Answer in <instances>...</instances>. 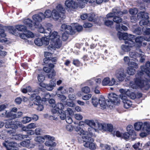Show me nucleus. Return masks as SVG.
<instances>
[{
  "mask_svg": "<svg viewBox=\"0 0 150 150\" xmlns=\"http://www.w3.org/2000/svg\"><path fill=\"white\" fill-rule=\"evenodd\" d=\"M140 69L141 70L138 71L136 74V78L133 81L130 82L129 86L133 89L140 88L147 90L150 87V62H146L145 66H140Z\"/></svg>",
  "mask_w": 150,
  "mask_h": 150,
  "instance_id": "1",
  "label": "nucleus"
},
{
  "mask_svg": "<svg viewBox=\"0 0 150 150\" xmlns=\"http://www.w3.org/2000/svg\"><path fill=\"white\" fill-rule=\"evenodd\" d=\"M119 38L120 40L123 39L125 41V44L122 45L121 48L125 52L129 51L131 48L134 46L136 47H139L141 46H145L147 44V42H145V38H129V39H124L125 38Z\"/></svg>",
  "mask_w": 150,
  "mask_h": 150,
  "instance_id": "2",
  "label": "nucleus"
},
{
  "mask_svg": "<svg viewBox=\"0 0 150 150\" xmlns=\"http://www.w3.org/2000/svg\"><path fill=\"white\" fill-rule=\"evenodd\" d=\"M26 28V27L23 25H16L15 28L11 26L9 28V33L20 38L25 37L26 38H34L36 36L33 33L30 31H25Z\"/></svg>",
  "mask_w": 150,
  "mask_h": 150,
  "instance_id": "3",
  "label": "nucleus"
},
{
  "mask_svg": "<svg viewBox=\"0 0 150 150\" xmlns=\"http://www.w3.org/2000/svg\"><path fill=\"white\" fill-rule=\"evenodd\" d=\"M88 0H77L75 2L72 0H67L65 1V6L69 8L75 9L79 7L83 8Z\"/></svg>",
  "mask_w": 150,
  "mask_h": 150,
  "instance_id": "4",
  "label": "nucleus"
},
{
  "mask_svg": "<svg viewBox=\"0 0 150 150\" xmlns=\"http://www.w3.org/2000/svg\"><path fill=\"white\" fill-rule=\"evenodd\" d=\"M50 44L47 47L49 51L53 52L56 48L59 49L62 46V43L59 38H51Z\"/></svg>",
  "mask_w": 150,
  "mask_h": 150,
  "instance_id": "5",
  "label": "nucleus"
},
{
  "mask_svg": "<svg viewBox=\"0 0 150 150\" xmlns=\"http://www.w3.org/2000/svg\"><path fill=\"white\" fill-rule=\"evenodd\" d=\"M84 122L90 127L88 128V136H95L94 132L98 131L96 129V124L93 120H86Z\"/></svg>",
  "mask_w": 150,
  "mask_h": 150,
  "instance_id": "6",
  "label": "nucleus"
},
{
  "mask_svg": "<svg viewBox=\"0 0 150 150\" xmlns=\"http://www.w3.org/2000/svg\"><path fill=\"white\" fill-rule=\"evenodd\" d=\"M138 19H141L142 20L139 22L140 25H147L150 26V23L149 20V17L148 14L145 12L141 11L137 14Z\"/></svg>",
  "mask_w": 150,
  "mask_h": 150,
  "instance_id": "7",
  "label": "nucleus"
},
{
  "mask_svg": "<svg viewBox=\"0 0 150 150\" xmlns=\"http://www.w3.org/2000/svg\"><path fill=\"white\" fill-rule=\"evenodd\" d=\"M93 137L89 136L82 137L83 144L85 147H89L91 149H95L96 148L95 144L92 142L94 140L91 137Z\"/></svg>",
  "mask_w": 150,
  "mask_h": 150,
  "instance_id": "8",
  "label": "nucleus"
},
{
  "mask_svg": "<svg viewBox=\"0 0 150 150\" xmlns=\"http://www.w3.org/2000/svg\"><path fill=\"white\" fill-rule=\"evenodd\" d=\"M145 54L142 52L141 49H139L138 52L137 54L134 52H130L129 53V56L131 58L134 59L135 61L136 60L138 61L136 58L138 57L140 58L139 59V62L141 63L143 62L145 60L146 56L144 55Z\"/></svg>",
  "mask_w": 150,
  "mask_h": 150,
  "instance_id": "9",
  "label": "nucleus"
},
{
  "mask_svg": "<svg viewBox=\"0 0 150 150\" xmlns=\"http://www.w3.org/2000/svg\"><path fill=\"white\" fill-rule=\"evenodd\" d=\"M47 25L49 27V28H47V30H46L48 32H45V37L43 36L42 38H47L48 37H49V38L60 37V36L58 34L57 32L54 31L52 32H51V28L52 27V25L51 24H47Z\"/></svg>",
  "mask_w": 150,
  "mask_h": 150,
  "instance_id": "10",
  "label": "nucleus"
},
{
  "mask_svg": "<svg viewBox=\"0 0 150 150\" xmlns=\"http://www.w3.org/2000/svg\"><path fill=\"white\" fill-rule=\"evenodd\" d=\"M108 98L109 100L108 102L115 105H117L120 103V100L119 96L115 93H111L108 94Z\"/></svg>",
  "mask_w": 150,
  "mask_h": 150,
  "instance_id": "11",
  "label": "nucleus"
},
{
  "mask_svg": "<svg viewBox=\"0 0 150 150\" xmlns=\"http://www.w3.org/2000/svg\"><path fill=\"white\" fill-rule=\"evenodd\" d=\"M5 127L6 128H11L13 129H16L18 127H21L22 124V123L18 121H12L11 120L7 121L5 123Z\"/></svg>",
  "mask_w": 150,
  "mask_h": 150,
  "instance_id": "12",
  "label": "nucleus"
},
{
  "mask_svg": "<svg viewBox=\"0 0 150 150\" xmlns=\"http://www.w3.org/2000/svg\"><path fill=\"white\" fill-rule=\"evenodd\" d=\"M116 30L118 32L117 35L118 38H132L135 36L134 35L131 34H128L127 33H122L120 32L122 31V25L121 26L120 24H117L116 26Z\"/></svg>",
  "mask_w": 150,
  "mask_h": 150,
  "instance_id": "13",
  "label": "nucleus"
},
{
  "mask_svg": "<svg viewBox=\"0 0 150 150\" xmlns=\"http://www.w3.org/2000/svg\"><path fill=\"white\" fill-rule=\"evenodd\" d=\"M116 78L120 81H123L126 76L123 69L121 68L117 70L115 73Z\"/></svg>",
  "mask_w": 150,
  "mask_h": 150,
  "instance_id": "14",
  "label": "nucleus"
},
{
  "mask_svg": "<svg viewBox=\"0 0 150 150\" xmlns=\"http://www.w3.org/2000/svg\"><path fill=\"white\" fill-rule=\"evenodd\" d=\"M50 41V38H36L34 42L37 46H41L43 45H47Z\"/></svg>",
  "mask_w": 150,
  "mask_h": 150,
  "instance_id": "15",
  "label": "nucleus"
},
{
  "mask_svg": "<svg viewBox=\"0 0 150 150\" xmlns=\"http://www.w3.org/2000/svg\"><path fill=\"white\" fill-rule=\"evenodd\" d=\"M119 91L120 93V94H122L123 96L126 95L127 98L128 97L134 99L136 98V96L135 94L130 91L129 90H124L120 89L119 90Z\"/></svg>",
  "mask_w": 150,
  "mask_h": 150,
  "instance_id": "16",
  "label": "nucleus"
},
{
  "mask_svg": "<svg viewBox=\"0 0 150 150\" xmlns=\"http://www.w3.org/2000/svg\"><path fill=\"white\" fill-rule=\"evenodd\" d=\"M61 30L62 31H65L66 33L68 34L73 35L75 33V30L72 29L70 25H67L65 24H63L61 26Z\"/></svg>",
  "mask_w": 150,
  "mask_h": 150,
  "instance_id": "17",
  "label": "nucleus"
},
{
  "mask_svg": "<svg viewBox=\"0 0 150 150\" xmlns=\"http://www.w3.org/2000/svg\"><path fill=\"white\" fill-rule=\"evenodd\" d=\"M32 18L34 21V25L37 24L39 23V22H41L43 19H45V16L43 13H40L38 14H35L33 16Z\"/></svg>",
  "mask_w": 150,
  "mask_h": 150,
  "instance_id": "18",
  "label": "nucleus"
},
{
  "mask_svg": "<svg viewBox=\"0 0 150 150\" xmlns=\"http://www.w3.org/2000/svg\"><path fill=\"white\" fill-rule=\"evenodd\" d=\"M120 96L124 103V107L126 108H129L132 105L131 102L128 100L126 95L120 94Z\"/></svg>",
  "mask_w": 150,
  "mask_h": 150,
  "instance_id": "19",
  "label": "nucleus"
},
{
  "mask_svg": "<svg viewBox=\"0 0 150 150\" xmlns=\"http://www.w3.org/2000/svg\"><path fill=\"white\" fill-rule=\"evenodd\" d=\"M18 146L19 147L21 146L28 149H31L33 148L35 146V145L33 143H31L29 140H27L21 142L18 144Z\"/></svg>",
  "mask_w": 150,
  "mask_h": 150,
  "instance_id": "20",
  "label": "nucleus"
},
{
  "mask_svg": "<svg viewBox=\"0 0 150 150\" xmlns=\"http://www.w3.org/2000/svg\"><path fill=\"white\" fill-rule=\"evenodd\" d=\"M115 80L114 78H112L110 80L109 77H107L104 78L103 80L102 84L104 86L107 85L112 86L115 84Z\"/></svg>",
  "mask_w": 150,
  "mask_h": 150,
  "instance_id": "21",
  "label": "nucleus"
},
{
  "mask_svg": "<svg viewBox=\"0 0 150 150\" xmlns=\"http://www.w3.org/2000/svg\"><path fill=\"white\" fill-rule=\"evenodd\" d=\"M53 138L49 135H46L43 136H37L35 138V141L36 142L39 143H43L45 139H51Z\"/></svg>",
  "mask_w": 150,
  "mask_h": 150,
  "instance_id": "22",
  "label": "nucleus"
},
{
  "mask_svg": "<svg viewBox=\"0 0 150 150\" xmlns=\"http://www.w3.org/2000/svg\"><path fill=\"white\" fill-rule=\"evenodd\" d=\"M64 108V106L61 103H58L57 104L52 110V112L54 114L57 113V112L62 111Z\"/></svg>",
  "mask_w": 150,
  "mask_h": 150,
  "instance_id": "23",
  "label": "nucleus"
},
{
  "mask_svg": "<svg viewBox=\"0 0 150 150\" xmlns=\"http://www.w3.org/2000/svg\"><path fill=\"white\" fill-rule=\"evenodd\" d=\"M3 144L4 146L6 147L7 150H11L8 148V146L15 147L18 145L15 142L8 140L5 141V142L3 143Z\"/></svg>",
  "mask_w": 150,
  "mask_h": 150,
  "instance_id": "24",
  "label": "nucleus"
},
{
  "mask_svg": "<svg viewBox=\"0 0 150 150\" xmlns=\"http://www.w3.org/2000/svg\"><path fill=\"white\" fill-rule=\"evenodd\" d=\"M52 18L55 20H57L59 18L62 19L65 18L62 14V16L59 12H58L57 10L54 9L52 11Z\"/></svg>",
  "mask_w": 150,
  "mask_h": 150,
  "instance_id": "25",
  "label": "nucleus"
},
{
  "mask_svg": "<svg viewBox=\"0 0 150 150\" xmlns=\"http://www.w3.org/2000/svg\"><path fill=\"white\" fill-rule=\"evenodd\" d=\"M101 79L100 78L96 79H92L88 81L89 85L93 86V88H97L98 84L101 82Z\"/></svg>",
  "mask_w": 150,
  "mask_h": 150,
  "instance_id": "26",
  "label": "nucleus"
},
{
  "mask_svg": "<svg viewBox=\"0 0 150 150\" xmlns=\"http://www.w3.org/2000/svg\"><path fill=\"white\" fill-rule=\"evenodd\" d=\"M30 99L31 100H34V103L36 105L40 104L41 101V98L39 96H36L34 93L32 94V96L30 97Z\"/></svg>",
  "mask_w": 150,
  "mask_h": 150,
  "instance_id": "27",
  "label": "nucleus"
},
{
  "mask_svg": "<svg viewBox=\"0 0 150 150\" xmlns=\"http://www.w3.org/2000/svg\"><path fill=\"white\" fill-rule=\"evenodd\" d=\"M99 104L102 108L104 109L107 106V104L105 102V99L103 96H100L99 98Z\"/></svg>",
  "mask_w": 150,
  "mask_h": 150,
  "instance_id": "28",
  "label": "nucleus"
},
{
  "mask_svg": "<svg viewBox=\"0 0 150 150\" xmlns=\"http://www.w3.org/2000/svg\"><path fill=\"white\" fill-rule=\"evenodd\" d=\"M51 137L53 138L51 139H45L47 140L45 143V144L46 146H55L56 145V143L53 142L54 141L55 138L51 136Z\"/></svg>",
  "mask_w": 150,
  "mask_h": 150,
  "instance_id": "29",
  "label": "nucleus"
},
{
  "mask_svg": "<svg viewBox=\"0 0 150 150\" xmlns=\"http://www.w3.org/2000/svg\"><path fill=\"white\" fill-rule=\"evenodd\" d=\"M75 129L76 131L79 132V134L82 137L84 136H88V132L81 129L79 126L76 127Z\"/></svg>",
  "mask_w": 150,
  "mask_h": 150,
  "instance_id": "30",
  "label": "nucleus"
},
{
  "mask_svg": "<svg viewBox=\"0 0 150 150\" xmlns=\"http://www.w3.org/2000/svg\"><path fill=\"white\" fill-rule=\"evenodd\" d=\"M21 90L23 93H28V94L31 96H32V94L35 93V91L32 90L31 88L29 86L27 87L26 88H22Z\"/></svg>",
  "mask_w": 150,
  "mask_h": 150,
  "instance_id": "31",
  "label": "nucleus"
},
{
  "mask_svg": "<svg viewBox=\"0 0 150 150\" xmlns=\"http://www.w3.org/2000/svg\"><path fill=\"white\" fill-rule=\"evenodd\" d=\"M54 9L57 10L62 16L63 14V16L65 17L64 14L65 12V8L61 5H58Z\"/></svg>",
  "mask_w": 150,
  "mask_h": 150,
  "instance_id": "32",
  "label": "nucleus"
},
{
  "mask_svg": "<svg viewBox=\"0 0 150 150\" xmlns=\"http://www.w3.org/2000/svg\"><path fill=\"white\" fill-rule=\"evenodd\" d=\"M35 24H36L34 25V26L35 28H38V30L39 32L41 33H44L45 34V32H48L46 30H47V28H49V27L47 25V29H46L45 31L44 28L42 27L41 24L38 23V24H37L36 23H35Z\"/></svg>",
  "mask_w": 150,
  "mask_h": 150,
  "instance_id": "33",
  "label": "nucleus"
},
{
  "mask_svg": "<svg viewBox=\"0 0 150 150\" xmlns=\"http://www.w3.org/2000/svg\"><path fill=\"white\" fill-rule=\"evenodd\" d=\"M56 86L55 82L53 81H51L48 85L47 84L46 89L49 91H51Z\"/></svg>",
  "mask_w": 150,
  "mask_h": 150,
  "instance_id": "34",
  "label": "nucleus"
},
{
  "mask_svg": "<svg viewBox=\"0 0 150 150\" xmlns=\"http://www.w3.org/2000/svg\"><path fill=\"white\" fill-rule=\"evenodd\" d=\"M24 23L27 26L30 28L32 27L33 26H34V23L33 22V21L30 20V19L28 18L25 19L23 21Z\"/></svg>",
  "mask_w": 150,
  "mask_h": 150,
  "instance_id": "35",
  "label": "nucleus"
},
{
  "mask_svg": "<svg viewBox=\"0 0 150 150\" xmlns=\"http://www.w3.org/2000/svg\"><path fill=\"white\" fill-rule=\"evenodd\" d=\"M48 67L50 68L47 67H44L43 68V71L47 73H49L51 71L52 69H54L53 68L54 67V65L52 64H49Z\"/></svg>",
  "mask_w": 150,
  "mask_h": 150,
  "instance_id": "36",
  "label": "nucleus"
},
{
  "mask_svg": "<svg viewBox=\"0 0 150 150\" xmlns=\"http://www.w3.org/2000/svg\"><path fill=\"white\" fill-rule=\"evenodd\" d=\"M51 55V53L48 52H45L44 56L45 58L43 59L44 63L46 64L48 63V60L50 59V57Z\"/></svg>",
  "mask_w": 150,
  "mask_h": 150,
  "instance_id": "37",
  "label": "nucleus"
},
{
  "mask_svg": "<svg viewBox=\"0 0 150 150\" xmlns=\"http://www.w3.org/2000/svg\"><path fill=\"white\" fill-rule=\"evenodd\" d=\"M117 8H114L113 9L112 12L106 15V17L107 18H112L117 15Z\"/></svg>",
  "mask_w": 150,
  "mask_h": 150,
  "instance_id": "38",
  "label": "nucleus"
},
{
  "mask_svg": "<svg viewBox=\"0 0 150 150\" xmlns=\"http://www.w3.org/2000/svg\"><path fill=\"white\" fill-rule=\"evenodd\" d=\"M9 133L11 134H12V135L13 136V137L12 139H15L16 140H21L22 139V135L21 134H16L15 133H13L12 132H11V131H9Z\"/></svg>",
  "mask_w": 150,
  "mask_h": 150,
  "instance_id": "39",
  "label": "nucleus"
},
{
  "mask_svg": "<svg viewBox=\"0 0 150 150\" xmlns=\"http://www.w3.org/2000/svg\"><path fill=\"white\" fill-rule=\"evenodd\" d=\"M13 113L11 111L8 112L6 111L5 113L1 114V116L5 117L10 118L12 119Z\"/></svg>",
  "mask_w": 150,
  "mask_h": 150,
  "instance_id": "40",
  "label": "nucleus"
},
{
  "mask_svg": "<svg viewBox=\"0 0 150 150\" xmlns=\"http://www.w3.org/2000/svg\"><path fill=\"white\" fill-rule=\"evenodd\" d=\"M98 129L100 130H103L104 131H106V125L105 123H97Z\"/></svg>",
  "mask_w": 150,
  "mask_h": 150,
  "instance_id": "41",
  "label": "nucleus"
},
{
  "mask_svg": "<svg viewBox=\"0 0 150 150\" xmlns=\"http://www.w3.org/2000/svg\"><path fill=\"white\" fill-rule=\"evenodd\" d=\"M143 125V123L142 122H138L134 124V129L137 131H139L141 129Z\"/></svg>",
  "mask_w": 150,
  "mask_h": 150,
  "instance_id": "42",
  "label": "nucleus"
},
{
  "mask_svg": "<svg viewBox=\"0 0 150 150\" xmlns=\"http://www.w3.org/2000/svg\"><path fill=\"white\" fill-rule=\"evenodd\" d=\"M144 126L145 127L144 130L148 134H150V124L149 122H145L144 124Z\"/></svg>",
  "mask_w": 150,
  "mask_h": 150,
  "instance_id": "43",
  "label": "nucleus"
},
{
  "mask_svg": "<svg viewBox=\"0 0 150 150\" xmlns=\"http://www.w3.org/2000/svg\"><path fill=\"white\" fill-rule=\"evenodd\" d=\"M23 113L21 111L18 112L16 113H13L12 119L19 118L23 116Z\"/></svg>",
  "mask_w": 150,
  "mask_h": 150,
  "instance_id": "44",
  "label": "nucleus"
},
{
  "mask_svg": "<svg viewBox=\"0 0 150 150\" xmlns=\"http://www.w3.org/2000/svg\"><path fill=\"white\" fill-rule=\"evenodd\" d=\"M57 113L62 120H64L66 118L67 113H65V112H64L63 111L57 112Z\"/></svg>",
  "mask_w": 150,
  "mask_h": 150,
  "instance_id": "45",
  "label": "nucleus"
},
{
  "mask_svg": "<svg viewBox=\"0 0 150 150\" xmlns=\"http://www.w3.org/2000/svg\"><path fill=\"white\" fill-rule=\"evenodd\" d=\"M92 103L94 107H96L99 104V100L94 96H93L91 98Z\"/></svg>",
  "mask_w": 150,
  "mask_h": 150,
  "instance_id": "46",
  "label": "nucleus"
},
{
  "mask_svg": "<svg viewBox=\"0 0 150 150\" xmlns=\"http://www.w3.org/2000/svg\"><path fill=\"white\" fill-rule=\"evenodd\" d=\"M103 20L105 25L108 26H111L113 23L112 21L109 20L107 18H105Z\"/></svg>",
  "mask_w": 150,
  "mask_h": 150,
  "instance_id": "47",
  "label": "nucleus"
},
{
  "mask_svg": "<svg viewBox=\"0 0 150 150\" xmlns=\"http://www.w3.org/2000/svg\"><path fill=\"white\" fill-rule=\"evenodd\" d=\"M32 118L31 117H25L23 118L21 122L23 124H25L30 122Z\"/></svg>",
  "mask_w": 150,
  "mask_h": 150,
  "instance_id": "48",
  "label": "nucleus"
},
{
  "mask_svg": "<svg viewBox=\"0 0 150 150\" xmlns=\"http://www.w3.org/2000/svg\"><path fill=\"white\" fill-rule=\"evenodd\" d=\"M135 72V70L131 67H128L127 69V74L131 75H134Z\"/></svg>",
  "mask_w": 150,
  "mask_h": 150,
  "instance_id": "49",
  "label": "nucleus"
},
{
  "mask_svg": "<svg viewBox=\"0 0 150 150\" xmlns=\"http://www.w3.org/2000/svg\"><path fill=\"white\" fill-rule=\"evenodd\" d=\"M52 12L50 10H46L44 13V16L45 18H49L52 16Z\"/></svg>",
  "mask_w": 150,
  "mask_h": 150,
  "instance_id": "50",
  "label": "nucleus"
},
{
  "mask_svg": "<svg viewBox=\"0 0 150 150\" xmlns=\"http://www.w3.org/2000/svg\"><path fill=\"white\" fill-rule=\"evenodd\" d=\"M56 94L57 96L59 98L62 102H64L66 100V96L64 95L58 93V92H56Z\"/></svg>",
  "mask_w": 150,
  "mask_h": 150,
  "instance_id": "51",
  "label": "nucleus"
},
{
  "mask_svg": "<svg viewBox=\"0 0 150 150\" xmlns=\"http://www.w3.org/2000/svg\"><path fill=\"white\" fill-rule=\"evenodd\" d=\"M81 90L83 92L86 94L90 92V88L87 86L82 87Z\"/></svg>",
  "mask_w": 150,
  "mask_h": 150,
  "instance_id": "52",
  "label": "nucleus"
},
{
  "mask_svg": "<svg viewBox=\"0 0 150 150\" xmlns=\"http://www.w3.org/2000/svg\"><path fill=\"white\" fill-rule=\"evenodd\" d=\"M128 66L129 67H131L132 68H135V69L139 67L137 63L133 62H130Z\"/></svg>",
  "mask_w": 150,
  "mask_h": 150,
  "instance_id": "53",
  "label": "nucleus"
},
{
  "mask_svg": "<svg viewBox=\"0 0 150 150\" xmlns=\"http://www.w3.org/2000/svg\"><path fill=\"white\" fill-rule=\"evenodd\" d=\"M100 146L101 147L103 148V149H105V150H115L114 149H111L109 146L106 144L104 145L102 144H100Z\"/></svg>",
  "mask_w": 150,
  "mask_h": 150,
  "instance_id": "54",
  "label": "nucleus"
},
{
  "mask_svg": "<svg viewBox=\"0 0 150 150\" xmlns=\"http://www.w3.org/2000/svg\"><path fill=\"white\" fill-rule=\"evenodd\" d=\"M74 28L78 32L81 31L83 29L82 26L78 24H76L75 25Z\"/></svg>",
  "mask_w": 150,
  "mask_h": 150,
  "instance_id": "55",
  "label": "nucleus"
},
{
  "mask_svg": "<svg viewBox=\"0 0 150 150\" xmlns=\"http://www.w3.org/2000/svg\"><path fill=\"white\" fill-rule=\"evenodd\" d=\"M113 21L119 24L122 22V19L119 17L116 16L113 18Z\"/></svg>",
  "mask_w": 150,
  "mask_h": 150,
  "instance_id": "56",
  "label": "nucleus"
},
{
  "mask_svg": "<svg viewBox=\"0 0 150 150\" xmlns=\"http://www.w3.org/2000/svg\"><path fill=\"white\" fill-rule=\"evenodd\" d=\"M129 12L130 14L134 15L137 14L138 12V10L136 8L130 9Z\"/></svg>",
  "mask_w": 150,
  "mask_h": 150,
  "instance_id": "57",
  "label": "nucleus"
},
{
  "mask_svg": "<svg viewBox=\"0 0 150 150\" xmlns=\"http://www.w3.org/2000/svg\"><path fill=\"white\" fill-rule=\"evenodd\" d=\"M48 75V77L49 78H52L54 77L56 74V72L54 69H52L51 71Z\"/></svg>",
  "mask_w": 150,
  "mask_h": 150,
  "instance_id": "58",
  "label": "nucleus"
},
{
  "mask_svg": "<svg viewBox=\"0 0 150 150\" xmlns=\"http://www.w3.org/2000/svg\"><path fill=\"white\" fill-rule=\"evenodd\" d=\"M117 8V16H120L122 15L123 14H126L127 13V11L125 10H124L123 12L121 11L118 8Z\"/></svg>",
  "mask_w": 150,
  "mask_h": 150,
  "instance_id": "59",
  "label": "nucleus"
},
{
  "mask_svg": "<svg viewBox=\"0 0 150 150\" xmlns=\"http://www.w3.org/2000/svg\"><path fill=\"white\" fill-rule=\"evenodd\" d=\"M95 15L94 14L90 13L88 15V19L89 21H94V17Z\"/></svg>",
  "mask_w": 150,
  "mask_h": 150,
  "instance_id": "60",
  "label": "nucleus"
},
{
  "mask_svg": "<svg viewBox=\"0 0 150 150\" xmlns=\"http://www.w3.org/2000/svg\"><path fill=\"white\" fill-rule=\"evenodd\" d=\"M65 113H67V115L69 114V115H71L74 114V112L71 108H68L65 110Z\"/></svg>",
  "mask_w": 150,
  "mask_h": 150,
  "instance_id": "61",
  "label": "nucleus"
},
{
  "mask_svg": "<svg viewBox=\"0 0 150 150\" xmlns=\"http://www.w3.org/2000/svg\"><path fill=\"white\" fill-rule=\"evenodd\" d=\"M36 127V125L34 123H30L27 125V128L29 129H34Z\"/></svg>",
  "mask_w": 150,
  "mask_h": 150,
  "instance_id": "62",
  "label": "nucleus"
},
{
  "mask_svg": "<svg viewBox=\"0 0 150 150\" xmlns=\"http://www.w3.org/2000/svg\"><path fill=\"white\" fill-rule=\"evenodd\" d=\"M92 96V95L90 94H88L86 95L83 96L82 98L83 100H88Z\"/></svg>",
  "mask_w": 150,
  "mask_h": 150,
  "instance_id": "63",
  "label": "nucleus"
},
{
  "mask_svg": "<svg viewBox=\"0 0 150 150\" xmlns=\"http://www.w3.org/2000/svg\"><path fill=\"white\" fill-rule=\"evenodd\" d=\"M130 135V134L128 132H125L123 134L122 138H123L127 140L128 139Z\"/></svg>",
  "mask_w": 150,
  "mask_h": 150,
  "instance_id": "64",
  "label": "nucleus"
}]
</instances>
